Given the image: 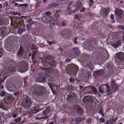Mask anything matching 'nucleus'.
I'll list each match as a JSON object with an SVG mask.
<instances>
[{
	"instance_id": "1",
	"label": "nucleus",
	"mask_w": 124,
	"mask_h": 124,
	"mask_svg": "<svg viewBox=\"0 0 124 124\" xmlns=\"http://www.w3.org/2000/svg\"><path fill=\"white\" fill-rule=\"evenodd\" d=\"M40 59L41 60V62L43 63V68H42L43 70L42 72H44L46 74L51 75L54 76L56 70H54L53 68L55 67L56 64L55 62H52L50 63H48L44 58L41 57Z\"/></svg>"
},
{
	"instance_id": "2",
	"label": "nucleus",
	"mask_w": 124,
	"mask_h": 124,
	"mask_svg": "<svg viewBox=\"0 0 124 124\" xmlns=\"http://www.w3.org/2000/svg\"><path fill=\"white\" fill-rule=\"evenodd\" d=\"M30 91V93L37 97L42 96L46 92L45 89L42 86L37 84L34 85L31 87Z\"/></svg>"
},
{
	"instance_id": "3",
	"label": "nucleus",
	"mask_w": 124,
	"mask_h": 124,
	"mask_svg": "<svg viewBox=\"0 0 124 124\" xmlns=\"http://www.w3.org/2000/svg\"><path fill=\"white\" fill-rule=\"evenodd\" d=\"M65 70L69 75L74 76L77 74L79 68L77 66L73 64H70L66 66Z\"/></svg>"
},
{
	"instance_id": "4",
	"label": "nucleus",
	"mask_w": 124,
	"mask_h": 124,
	"mask_svg": "<svg viewBox=\"0 0 124 124\" xmlns=\"http://www.w3.org/2000/svg\"><path fill=\"white\" fill-rule=\"evenodd\" d=\"M26 17L24 16H22L20 18H14L11 19V25L16 27H19L20 25V24L23 23V19H26Z\"/></svg>"
},
{
	"instance_id": "5",
	"label": "nucleus",
	"mask_w": 124,
	"mask_h": 124,
	"mask_svg": "<svg viewBox=\"0 0 124 124\" xmlns=\"http://www.w3.org/2000/svg\"><path fill=\"white\" fill-rule=\"evenodd\" d=\"M115 59L117 63L120 65L123 66L124 61V53L122 52L116 53V54Z\"/></svg>"
},
{
	"instance_id": "6",
	"label": "nucleus",
	"mask_w": 124,
	"mask_h": 124,
	"mask_svg": "<svg viewBox=\"0 0 124 124\" xmlns=\"http://www.w3.org/2000/svg\"><path fill=\"white\" fill-rule=\"evenodd\" d=\"M90 42L88 45L86 47L87 50L92 51L98 46V42L96 39H92L90 41Z\"/></svg>"
},
{
	"instance_id": "7",
	"label": "nucleus",
	"mask_w": 124,
	"mask_h": 124,
	"mask_svg": "<svg viewBox=\"0 0 124 124\" xmlns=\"http://www.w3.org/2000/svg\"><path fill=\"white\" fill-rule=\"evenodd\" d=\"M49 112L50 111L49 109H46L41 113L37 115L35 119L36 120H40L43 119H47L49 117L47 115Z\"/></svg>"
},
{
	"instance_id": "8",
	"label": "nucleus",
	"mask_w": 124,
	"mask_h": 124,
	"mask_svg": "<svg viewBox=\"0 0 124 124\" xmlns=\"http://www.w3.org/2000/svg\"><path fill=\"white\" fill-rule=\"evenodd\" d=\"M113 65L114 64L111 63V62H108L107 63L106 66L107 68L109 70V72L104 75L106 78H109V77L113 75V74L112 72V69L113 68Z\"/></svg>"
},
{
	"instance_id": "9",
	"label": "nucleus",
	"mask_w": 124,
	"mask_h": 124,
	"mask_svg": "<svg viewBox=\"0 0 124 124\" xmlns=\"http://www.w3.org/2000/svg\"><path fill=\"white\" fill-rule=\"evenodd\" d=\"M51 14V12L48 11L46 13V16L43 17L42 18V21L44 23H47L52 20L53 18L52 16H50Z\"/></svg>"
},
{
	"instance_id": "10",
	"label": "nucleus",
	"mask_w": 124,
	"mask_h": 124,
	"mask_svg": "<svg viewBox=\"0 0 124 124\" xmlns=\"http://www.w3.org/2000/svg\"><path fill=\"white\" fill-rule=\"evenodd\" d=\"M14 100V97L11 94H7L4 99L5 103L8 104H11L13 101Z\"/></svg>"
},
{
	"instance_id": "11",
	"label": "nucleus",
	"mask_w": 124,
	"mask_h": 124,
	"mask_svg": "<svg viewBox=\"0 0 124 124\" xmlns=\"http://www.w3.org/2000/svg\"><path fill=\"white\" fill-rule=\"evenodd\" d=\"M31 102V98L28 96H27L23 100L22 104L23 107L26 108L30 106Z\"/></svg>"
},
{
	"instance_id": "12",
	"label": "nucleus",
	"mask_w": 124,
	"mask_h": 124,
	"mask_svg": "<svg viewBox=\"0 0 124 124\" xmlns=\"http://www.w3.org/2000/svg\"><path fill=\"white\" fill-rule=\"evenodd\" d=\"M55 17L56 18H54L52 20L49 22H51L49 24L50 27L52 28L53 27L55 24H56L58 23V21L57 18H59L60 17L59 15H55Z\"/></svg>"
},
{
	"instance_id": "13",
	"label": "nucleus",
	"mask_w": 124,
	"mask_h": 124,
	"mask_svg": "<svg viewBox=\"0 0 124 124\" xmlns=\"http://www.w3.org/2000/svg\"><path fill=\"white\" fill-rule=\"evenodd\" d=\"M83 101L84 103L89 104L90 103H92L94 101V100L91 97L86 96L83 98Z\"/></svg>"
},
{
	"instance_id": "14",
	"label": "nucleus",
	"mask_w": 124,
	"mask_h": 124,
	"mask_svg": "<svg viewBox=\"0 0 124 124\" xmlns=\"http://www.w3.org/2000/svg\"><path fill=\"white\" fill-rule=\"evenodd\" d=\"M104 74V71L102 69L97 70L93 73V76L94 78H97L101 76H102Z\"/></svg>"
},
{
	"instance_id": "15",
	"label": "nucleus",
	"mask_w": 124,
	"mask_h": 124,
	"mask_svg": "<svg viewBox=\"0 0 124 124\" xmlns=\"http://www.w3.org/2000/svg\"><path fill=\"white\" fill-rule=\"evenodd\" d=\"M115 16L118 19H121L122 18V16L123 14L124 11L121 9L118 8H116L115 11Z\"/></svg>"
},
{
	"instance_id": "16",
	"label": "nucleus",
	"mask_w": 124,
	"mask_h": 124,
	"mask_svg": "<svg viewBox=\"0 0 124 124\" xmlns=\"http://www.w3.org/2000/svg\"><path fill=\"white\" fill-rule=\"evenodd\" d=\"M80 52L78 48L75 47L73 48L71 55L74 56H78L79 55Z\"/></svg>"
},
{
	"instance_id": "17",
	"label": "nucleus",
	"mask_w": 124,
	"mask_h": 124,
	"mask_svg": "<svg viewBox=\"0 0 124 124\" xmlns=\"http://www.w3.org/2000/svg\"><path fill=\"white\" fill-rule=\"evenodd\" d=\"M45 74L43 72H41L39 74V76L37 78V79L38 81L42 82L45 81L46 78Z\"/></svg>"
},
{
	"instance_id": "18",
	"label": "nucleus",
	"mask_w": 124,
	"mask_h": 124,
	"mask_svg": "<svg viewBox=\"0 0 124 124\" xmlns=\"http://www.w3.org/2000/svg\"><path fill=\"white\" fill-rule=\"evenodd\" d=\"M111 88L113 90L115 91H117L119 89V86L117 84L112 81L111 82Z\"/></svg>"
},
{
	"instance_id": "19",
	"label": "nucleus",
	"mask_w": 124,
	"mask_h": 124,
	"mask_svg": "<svg viewBox=\"0 0 124 124\" xmlns=\"http://www.w3.org/2000/svg\"><path fill=\"white\" fill-rule=\"evenodd\" d=\"M25 52L24 48L21 46H20V48L17 53V55L19 57L22 56Z\"/></svg>"
},
{
	"instance_id": "20",
	"label": "nucleus",
	"mask_w": 124,
	"mask_h": 124,
	"mask_svg": "<svg viewBox=\"0 0 124 124\" xmlns=\"http://www.w3.org/2000/svg\"><path fill=\"white\" fill-rule=\"evenodd\" d=\"M76 96V94L72 92L70 93L68 95L67 99L68 101H70L73 100Z\"/></svg>"
},
{
	"instance_id": "21",
	"label": "nucleus",
	"mask_w": 124,
	"mask_h": 124,
	"mask_svg": "<svg viewBox=\"0 0 124 124\" xmlns=\"http://www.w3.org/2000/svg\"><path fill=\"white\" fill-rule=\"evenodd\" d=\"M7 29L6 27H0V34L4 36L6 35Z\"/></svg>"
},
{
	"instance_id": "22",
	"label": "nucleus",
	"mask_w": 124,
	"mask_h": 124,
	"mask_svg": "<svg viewBox=\"0 0 124 124\" xmlns=\"http://www.w3.org/2000/svg\"><path fill=\"white\" fill-rule=\"evenodd\" d=\"M75 109L78 114L81 115H83L84 113L83 111L81 108L80 106L78 105L76 107Z\"/></svg>"
},
{
	"instance_id": "23",
	"label": "nucleus",
	"mask_w": 124,
	"mask_h": 124,
	"mask_svg": "<svg viewBox=\"0 0 124 124\" xmlns=\"http://www.w3.org/2000/svg\"><path fill=\"white\" fill-rule=\"evenodd\" d=\"M121 40L120 39L117 40V41L115 43L112 44V46L115 48L118 47L121 45Z\"/></svg>"
},
{
	"instance_id": "24",
	"label": "nucleus",
	"mask_w": 124,
	"mask_h": 124,
	"mask_svg": "<svg viewBox=\"0 0 124 124\" xmlns=\"http://www.w3.org/2000/svg\"><path fill=\"white\" fill-rule=\"evenodd\" d=\"M57 2L60 4H68L69 2V0H56Z\"/></svg>"
},
{
	"instance_id": "25",
	"label": "nucleus",
	"mask_w": 124,
	"mask_h": 124,
	"mask_svg": "<svg viewBox=\"0 0 124 124\" xmlns=\"http://www.w3.org/2000/svg\"><path fill=\"white\" fill-rule=\"evenodd\" d=\"M11 65L7 69V70L9 72H13L15 71V68L13 66V65Z\"/></svg>"
},
{
	"instance_id": "26",
	"label": "nucleus",
	"mask_w": 124,
	"mask_h": 124,
	"mask_svg": "<svg viewBox=\"0 0 124 124\" xmlns=\"http://www.w3.org/2000/svg\"><path fill=\"white\" fill-rule=\"evenodd\" d=\"M5 106V104L2 102H1L0 103V108H2L3 109V110H2V113H4V110H6V109Z\"/></svg>"
},
{
	"instance_id": "27",
	"label": "nucleus",
	"mask_w": 124,
	"mask_h": 124,
	"mask_svg": "<svg viewBox=\"0 0 124 124\" xmlns=\"http://www.w3.org/2000/svg\"><path fill=\"white\" fill-rule=\"evenodd\" d=\"M102 11H103V14L105 15H107L109 12V9L108 8H104Z\"/></svg>"
},
{
	"instance_id": "28",
	"label": "nucleus",
	"mask_w": 124,
	"mask_h": 124,
	"mask_svg": "<svg viewBox=\"0 0 124 124\" xmlns=\"http://www.w3.org/2000/svg\"><path fill=\"white\" fill-rule=\"evenodd\" d=\"M31 111L32 113H35L38 112L39 110L36 107H34L32 108Z\"/></svg>"
},
{
	"instance_id": "29",
	"label": "nucleus",
	"mask_w": 124,
	"mask_h": 124,
	"mask_svg": "<svg viewBox=\"0 0 124 124\" xmlns=\"http://www.w3.org/2000/svg\"><path fill=\"white\" fill-rule=\"evenodd\" d=\"M51 59L52 56L49 55H47L45 57V59L46 61H47L48 63H50L52 62H54L52 61H48V60H51Z\"/></svg>"
},
{
	"instance_id": "30",
	"label": "nucleus",
	"mask_w": 124,
	"mask_h": 124,
	"mask_svg": "<svg viewBox=\"0 0 124 124\" xmlns=\"http://www.w3.org/2000/svg\"><path fill=\"white\" fill-rule=\"evenodd\" d=\"M87 65L90 69H93L94 68L93 64L92 62H90L88 63L87 64Z\"/></svg>"
},
{
	"instance_id": "31",
	"label": "nucleus",
	"mask_w": 124,
	"mask_h": 124,
	"mask_svg": "<svg viewBox=\"0 0 124 124\" xmlns=\"http://www.w3.org/2000/svg\"><path fill=\"white\" fill-rule=\"evenodd\" d=\"M21 69L24 71H26L27 70V67L26 65L24 64H22L21 66Z\"/></svg>"
},
{
	"instance_id": "32",
	"label": "nucleus",
	"mask_w": 124,
	"mask_h": 124,
	"mask_svg": "<svg viewBox=\"0 0 124 124\" xmlns=\"http://www.w3.org/2000/svg\"><path fill=\"white\" fill-rule=\"evenodd\" d=\"M82 4V2L80 1H78L76 3V6L78 8L80 7Z\"/></svg>"
},
{
	"instance_id": "33",
	"label": "nucleus",
	"mask_w": 124,
	"mask_h": 124,
	"mask_svg": "<svg viewBox=\"0 0 124 124\" xmlns=\"http://www.w3.org/2000/svg\"><path fill=\"white\" fill-rule=\"evenodd\" d=\"M48 85L50 86V88H51L52 91L53 92L54 91V89L53 88V83H50L48 84Z\"/></svg>"
},
{
	"instance_id": "34",
	"label": "nucleus",
	"mask_w": 124,
	"mask_h": 124,
	"mask_svg": "<svg viewBox=\"0 0 124 124\" xmlns=\"http://www.w3.org/2000/svg\"><path fill=\"white\" fill-rule=\"evenodd\" d=\"M99 36L100 38H106V36L105 34L102 33H100L98 35Z\"/></svg>"
},
{
	"instance_id": "35",
	"label": "nucleus",
	"mask_w": 124,
	"mask_h": 124,
	"mask_svg": "<svg viewBox=\"0 0 124 124\" xmlns=\"http://www.w3.org/2000/svg\"><path fill=\"white\" fill-rule=\"evenodd\" d=\"M110 17L112 20V22L113 23H115V19L114 15L113 14H111L110 15Z\"/></svg>"
},
{
	"instance_id": "36",
	"label": "nucleus",
	"mask_w": 124,
	"mask_h": 124,
	"mask_svg": "<svg viewBox=\"0 0 124 124\" xmlns=\"http://www.w3.org/2000/svg\"><path fill=\"white\" fill-rule=\"evenodd\" d=\"M106 88V93L108 95H109L110 94V92L111 91V88L110 87H109Z\"/></svg>"
},
{
	"instance_id": "37",
	"label": "nucleus",
	"mask_w": 124,
	"mask_h": 124,
	"mask_svg": "<svg viewBox=\"0 0 124 124\" xmlns=\"http://www.w3.org/2000/svg\"><path fill=\"white\" fill-rule=\"evenodd\" d=\"M21 117H19L18 118L15 119L14 120L16 123H17L20 122L21 120Z\"/></svg>"
},
{
	"instance_id": "38",
	"label": "nucleus",
	"mask_w": 124,
	"mask_h": 124,
	"mask_svg": "<svg viewBox=\"0 0 124 124\" xmlns=\"http://www.w3.org/2000/svg\"><path fill=\"white\" fill-rule=\"evenodd\" d=\"M82 121V120L79 118H77L75 119V122L77 124L81 122Z\"/></svg>"
},
{
	"instance_id": "39",
	"label": "nucleus",
	"mask_w": 124,
	"mask_h": 124,
	"mask_svg": "<svg viewBox=\"0 0 124 124\" xmlns=\"http://www.w3.org/2000/svg\"><path fill=\"white\" fill-rule=\"evenodd\" d=\"M4 7H9V2L7 1L5 2L3 4Z\"/></svg>"
},
{
	"instance_id": "40",
	"label": "nucleus",
	"mask_w": 124,
	"mask_h": 124,
	"mask_svg": "<svg viewBox=\"0 0 124 124\" xmlns=\"http://www.w3.org/2000/svg\"><path fill=\"white\" fill-rule=\"evenodd\" d=\"M12 8H8L7 9L6 11L8 14H11L12 13L11 10Z\"/></svg>"
},
{
	"instance_id": "41",
	"label": "nucleus",
	"mask_w": 124,
	"mask_h": 124,
	"mask_svg": "<svg viewBox=\"0 0 124 124\" xmlns=\"http://www.w3.org/2000/svg\"><path fill=\"white\" fill-rule=\"evenodd\" d=\"M6 25V23L5 22H4V20L0 19V25Z\"/></svg>"
},
{
	"instance_id": "42",
	"label": "nucleus",
	"mask_w": 124,
	"mask_h": 124,
	"mask_svg": "<svg viewBox=\"0 0 124 124\" xmlns=\"http://www.w3.org/2000/svg\"><path fill=\"white\" fill-rule=\"evenodd\" d=\"M89 1L90 3L89 4V6H91L94 3L93 0H89Z\"/></svg>"
},
{
	"instance_id": "43",
	"label": "nucleus",
	"mask_w": 124,
	"mask_h": 124,
	"mask_svg": "<svg viewBox=\"0 0 124 124\" xmlns=\"http://www.w3.org/2000/svg\"><path fill=\"white\" fill-rule=\"evenodd\" d=\"M102 48H103L101 47H99L97 48V50H96V52L100 53L102 51Z\"/></svg>"
},
{
	"instance_id": "44",
	"label": "nucleus",
	"mask_w": 124,
	"mask_h": 124,
	"mask_svg": "<svg viewBox=\"0 0 124 124\" xmlns=\"http://www.w3.org/2000/svg\"><path fill=\"white\" fill-rule=\"evenodd\" d=\"M6 93L4 91H2L0 93V95L1 97H4L5 95H6Z\"/></svg>"
},
{
	"instance_id": "45",
	"label": "nucleus",
	"mask_w": 124,
	"mask_h": 124,
	"mask_svg": "<svg viewBox=\"0 0 124 124\" xmlns=\"http://www.w3.org/2000/svg\"><path fill=\"white\" fill-rule=\"evenodd\" d=\"M3 54L2 48L0 47V58L2 56Z\"/></svg>"
},
{
	"instance_id": "46",
	"label": "nucleus",
	"mask_w": 124,
	"mask_h": 124,
	"mask_svg": "<svg viewBox=\"0 0 124 124\" xmlns=\"http://www.w3.org/2000/svg\"><path fill=\"white\" fill-rule=\"evenodd\" d=\"M69 80L71 83L74 82L75 81L74 78L72 77H70L69 79Z\"/></svg>"
},
{
	"instance_id": "47",
	"label": "nucleus",
	"mask_w": 124,
	"mask_h": 124,
	"mask_svg": "<svg viewBox=\"0 0 124 124\" xmlns=\"http://www.w3.org/2000/svg\"><path fill=\"white\" fill-rule=\"evenodd\" d=\"M27 80L28 79L26 78H24L23 79V81L25 85H26L27 84Z\"/></svg>"
},
{
	"instance_id": "48",
	"label": "nucleus",
	"mask_w": 124,
	"mask_h": 124,
	"mask_svg": "<svg viewBox=\"0 0 124 124\" xmlns=\"http://www.w3.org/2000/svg\"><path fill=\"white\" fill-rule=\"evenodd\" d=\"M20 7H27L28 6V4H20L19 5Z\"/></svg>"
},
{
	"instance_id": "49",
	"label": "nucleus",
	"mask_w": 124,
	"mask_h": 124,
	"mask_svg": "<svg viewBox=\"0 0 124 124\" xmlns=\"http://www.w3.org/2000/svg\"><path fill=\"white\" fill-rule=\"evenodd\" d=\"M23 30L22 29H19L18 31V32L19 34H21L23 32Z\"/></svg>"
},
{
	"instance_id": "50",
	"label": "nucleus",
	"mask_w": 124,
	"mask_h": 124,
	"mask_svg": "<svg viewBox=\"0 0 124 124\" xmlns=\"http://www.w3.org/2000/svg\"><path fill=\"white\" fill-rule=\"evenodd\" d=\"M98 90L101 93H102L103 92V91L101 87H99L98 88Z\"/></svg>"
},
{
	"instance_id": "51",
	"label": "nucleus",
	"mask_w": 124,
	"mask_h": 124,
	"mask_svg": "<svg viewBox=\"0 0 124 124\" xmlns=\"http://www.w3.org/2000/svg\"><path fill=\"white\" fill-rule=\"evenodd\" d=\"M100 121L101 123H103L105 121V119L102 117L100 118L99 120Z\"/></svg>"
},
{
	"instance_id": "52",
	"label": "nucleus",
	"mask_w": 124,
	"mask_h": 124,
	"mask_svg": "<svg viewBox=\"0 0 124 124\" xmlns=\"http://www.w3.org/2000/svg\"><path fill=\"white\" fill-rule=\"evenodd\" d=\"M99 112L100 114L103 117H104V114L103 112V111L102 110H99Z\"/></svg>"
},
{
	"instance_id": "53",
	"label": "nucleus",
	"mask_w": 124,
	"mask_h": 124,
	"mask_svg": "<svg viewBox=\"0 0 124 124\" xmlns=\"http://www.w3.org/2000/svg\"><path fill=\"white\" fill-rule=\"evenodd\" d=\"M67 11L69 12L70 13L72 11V10H71V8H70L69 6H68L67 8Z\"/></svg>"
},
{
	"instance_id": "54",
	"label": "nucleus",
	"mask_w": 124,
	"mask_h": 124,
	"mask_svg": "<svg viewBox=\"0 0 124 124\" xmlns=\"http://www.w3.org/2000/svg\"><path fill=\"white\" fill-rule=\"evenodd\" d=\"M92 121V120L90 118H89L86 120V122L87 123H91Z\"/></svg>"
},
{
	"instance_id": "55",
	"label": "nucleus",
	"mask_w": 124,
	"mask_h": 124,
	"mask_svg": "<svg viewBox=\"0 0 124 124\" xmlns=\"http://www.w3.org/2000/svg\"><path fill=\"white\" fill-rule=\"evenodd\" d=\"M78 38V37H77L75 38L73 40L75 44H76L77 43V39Z\"/></svg>"
},
{
	"instance_id": "56",
	"label": "nucleus",
	"mask_w": 124,
	"mask_h": 124,
	"mask_svg": "<svg viewBox=\"0 0 124 124\" xmlns=\"http://www.w3.org/2000/svg\"><path fill=\"white\" fill-rule=\"evenodd\" d=\"M112 122L110 120L107 121L106 124H112Z\"/></svg>"
},
{
	"instance_id": "57",
	"label": "nucleus",
	"mask_w": 124,
	"mask_h": 124,
	"mask_svg": "<svg viewBox=\"0 0 124 124\" xmlns=\"http://www.w3.org/2000/svg\"><path fill=\"white\" fill-rule=\"evenodd\" d=\"M19 13L16 12H12V14L14 15H16L17 14H19Z\"/></svg>"
},
{
	"instance_id": "58",
	"label": "nucleus",
	"mask_w": 124,
	"mask_h": 124,
	"mask_svg": "<svg viewBox=\"0 0 124 124\" xmlns=\"http://www.w3.org/2000/svg\"><path fill=\"white\" fill-rule=\"evenodd\" d=\"M85 8H83L82 9L80 10V11L81 12H85Z\"/></svg>"
},
{
	"instance_id": "59",
	"label": "nucleus",
	"mask_w": 124,
	"mask_h": 124,
	"mask_svg": "<svg viewBox=\"0 0 124 124\" xmlns=\"http://www.w3.org/2000/svg\"><path fill=\"white\" fill-rule=\"evenodd\" d=\"M32 21L33 20L31 18H30L28 19L27 21L28 23H30L32 22Z\"/></svg>"
},
{
	"instance_id": "60",
	"label": "nucleus",
	"mask_w": 124,
	"mask_h": 124,
	"mask_svg": "<svg viewBox=\"0 0 124 124\" xmlns=\"http://www.w3.org/2000/svg\"><path fill=\"white\" fill-rule=\"evenodd\" d=\"M92 89L93 91V92L94 93H96L97 92V91L96 88H95L93 87V88Z\"/></svg>"
},
{
	"instance_id": "61",
	"label": "nucleus",
	"mask_w": 124,
	"mask_h": 124,
	"mask_svg": "<svg viewBox=\"0 0 124 124\" xmlns=\"http://www.w3.org/2000/svg\"><path fill=\"white\" fill-rule=\"evenodd\" d=\"M17 115L18 114H16L14 113L13 114V118H16V116H17Z\"/></svg>"
},
{
	"instance_id": "62",
	"label": "nucleus",
	"mask_w": 124,
	"mask_h": 124,
	"mask_svg": "<svg viewBox=\"0 0 124 124\" xmlns=\"http://www.w3.org/2000/svg\"><path fill=\"white\" fill-rule=\"evenodd\" d=\"M71 61V60L69 59H66L65 60V62H70Z\"/></svg>"
},
{
	"instance_id": "63",
	"label": "nucleus",
	"mask_w": 124,
	"mask_h": 124,
	"mask_svg": "<svg viewBox=\"0 0 124 124\" xmlns=\"http://www.w3.org/2000/svg\"><path fill=\"white\" fill-rule=\"evenodd\" d=\"M105 85L106 86V88L110 87L108 83H106L105 84Z\"/></svg>"
},
{
	"instance_id": "64",
	"label": "nucleus",
	"mask_w": 124,
	"mask_h": 124,
	"mask_svg": "<svg viewBox=\"0 0 124 124\" xmlns=\"http://www.w3.org/2000/svg\"><path fill=\"white\" fill-rule=\"evenodd\" d=\"M120 28L121 30H124V26H121L120 27Z\"/></svg>"
}]
</instances>
